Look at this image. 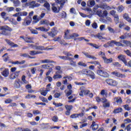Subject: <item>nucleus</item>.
I'll list each match as a JSON object with an SVG mask.
<instances>
[{
  "instance_id": "19",
  "label": "nucleus",
  "mask_w": 131,
  "mask_h": 131,
  "mask_svg": "<svg viewBox=\"0 0 131 131\" xmlns=\"http://www.w3.org/2000/svg\"><path fill=\"white\" fill-rule=\"evenodd\" d=\"M123 18L126 21H127L129 23H131V18L129 17V16H128V14L125 13L123 15Z\"/></svg>"
},
{
  "instance_id": "32",
  "label": "nucleus",
  "mask_w": 131,
  "mask_h": 131,
  "mask_svg": "<svg viewBox=\"0 0 131 131\" xmlns=\"http://www.w3.org/2000/svg\"><path fill=\"white\" fill-rule=\"evenodd\" d=\"M43 7H45V8H46L48 11H50L51 10L50 4L48 2H46L44 4Z\"/></svg>"
},
{
  "instance_id": "48",
  "label": "nucleus",
  "mask_w": 131,
  "mask_h": 131,
  "mask_svg": "<svg viewBox=\"0 0 131 131\" xmlns=\"http://www.w3.org/2000/svg\"><path fill=\"white\" fill-rule=\"evenodd\" d=\"M124 53H125L126 55H127V56H128V57H131V52L129 50H124Z\"/></svg>"
},
{
  "instance_id": "13",
  "label": "nucleus",
  "mask_w": 131,
  "mask_h": 131,
  "mask_svg": "<svg viewBox=\"0 0 131 131\" xmlns=\"http://www.w3.org/2000/svg\"><path fill=\"white\" fill-rule=\"evenodd\" d=\"M102 58L104 61V63H105V64H109L113 62V59L112 58L108 59L105 56H102Z\"/></svg>"
},
{
  "instance_id": "63",
  "label": "nucleus",
  "mask_w": 131,
  "mask_h": 131,
  "mask_svg": "<svg viewBox=\"0 0 131 131\" xmlns=\"http://www.w3.org/2000/svg\"><path fill=\"white\" fill-rule=\"evenodd\" d=\"M31 33L32 34H38V32H37V30L34 29L31 30Z\"/></svg>"
},
{
  "instance_id": "45",
  "label": "nucleus",
  "mask_w": 131,
  "mask_h": 131,
  "mask_svg": "<svg viewBox=\"0 0 131 131\" xmlns=\"http://www.w3.org/2000/svg\"><path fill=\"white\" fill-rule=\"evenodd\" d=\"M51 30V32L53 33H55V34H57L58 33V29L56 27H53Z\"/></svg>"
},
{
  "instance_id": "27",
  "label": "nucleus",
  "mask_w": 131,
  "mask_h": 131,
  "mask_svg": "<svg viewBox=\"0 0 131 131\" xmlns=\"http://www.w3.org/2000/svg\"><path fill=\"white\" fill-rule=\"evenodd\" d=\"M122 111V108L121 107H118L116 109H115L113 111V113L114 114H117L118 113H121V112Z\"/></svg>"
},
{
  "instance_id": "38",
  "label": "nucleus",
  "mask_w": 131,
  "mask_h": 131,
  "mask_svg": "<svg viewBox=\"0 0 131 131\" xmlns=\"http://www.w3.org/2000/svg\"><path fill=\"white\" fill-rule=\"evenodd\" d=\"M21 80L23 81V83H25V84L28 83V81L26 80V76L25 75L22 76Z\"/></svg>"
},
{
  "instance_id": "3",
  "label": "nucleus",
  "mask_w": 131,
  "mask_h": 131,
  "mask_svg": "<svg viewBox=\"0 0 131 131\" xmlns=\"http://www.w3.org/2000/svg\"><path fill=\"white\" fill-rule=\"evenodd\" d=\"M62 53L65 56H58L60 59H62V60H68V61L70 60H74V58L70 57H73V55L70 53V52L63 51Z\"/></svg>"
},
{
  "instance_id": "31",
  "label": "nucleus",
  "mask_w": 131,
  "mask_h": 131,
  "mask_svg": "<svg viewBox=\"0 0 131 131\" xmlns=\"http://www.w3.org/2000/svg\"><path fill=\"white\" fill-rule=\"evenodd\" d=\"M124 10V7L122 5H120V6L118 7L117 11L119 13H121Z\"/></svg>"
},
{
  "instance_id": "9",
  "label": "nucleus",
  "mask_w": 131,
  "mask_h": 131,
  "mask_svg": "<svg viewBox=\"0 0 131 131\" xmlns=\"http://www.w3.org/2000/svg\"><path fill=\"white\" fill-rule=\"evenodd\" d=\"M78 36H79V35L76 33H74L72 35H68L67 33H65L64 37L66 39H72V38L78 37Z\"/></svg>"
},
{
  "instance_id": "1",
  "label": "nucleus",
  "mask_w": 131,
  "mask_h": 131,
  "mask_svg": "<svg viewBox=\"0 0 131 131\" xmlns=\"http://www.w3.org/2000/svg\"><path fill=\"white\" fill-rule=\"evenodd\" d=\"M79 91V95L80 97H83V96H88V95H89V97L90 98H93L94 97V94L91 93V91L85 89V87L84 86H81Z\"/></svg>"
},
{
  "instance_id": "20",
  "label": "nucleus",
  "mask_w": 131,
  "mask_h": 131,
  "mask_svg": "<svg viewBox=\"0 0 131 131\" xmlns=\"http://www.w3.org/2000/svg\"><path fill=\"white\" fill-rule=\"evenodd\" d=\"M35 29H36V30H40V31H41L42 32H48V31H49V29H46V28L43 27L35 28Z\"/></svg>"
},
{
  "instance_id": "58",
  "label": "nucleus",
  "mask_w": 131,
  "mask_h": 131,
  "mask_svg": "<svg viewBox=\"0 0 131 131\" xmlns=\"http://www.w3.org/2000/svg\"><path fill=\"white\" fill-rule=\"evenodd\" d=\"M113 65L114 66H115V67H121V64H120L119 63V62H115L113 63Z\"/></svg>"
},
{
  "instance_id": "2",
  "label": "nucleus",
  "mask_w": 131,
  "mask_h": 131,
  "mask_svg": "<svg viewBox=\"0 0 131 131\" xmlns=\"http://www.w3.org/2000/svg\"><path fill=\"white\" fill-rule=\"evenodd\" d=\"M0 30H2L0 34L4 35L5 36H9V35H11V31H12L13 30L12 28L8 26H6V27H1Z\"/></svg>"
},
{
  "instance_id": "62",
  "label": "nucleus",
  "mask_w": 131,
  "mask_h": 131,
  "mask_svg": "<svg viewBox=\"0 0 131 131\" xmlns=\"http://www.w3.org/2000/svg\"><path fill=\"white\" fill-rule=\"evenodd\" d=\"M75 84L76 85H84L85 84V83H82V82H74Z\"/></svg>"
},
{
  "instance_id": "26",
  "label": "nucleus",
  "mask_w": 131,
  "mask_h": 131,
  "mask_svg": "<svg viewBox=\"0 0 131 131\" xmlns=\"http://www.w3.org/2000/svg\"><path fill=\"white\" fill-rule=\"evenodd\" d=\"M26 61L25 60H22L21 61H12L11 62V64H17L18 65H22L25 64Z\"/></svg>"
},
{
  "instance_id": "23",
  "label": "nucleus",
  "mask_w": 131,
  "mask_h": 131,
  "mask_svg": "<svg viewBox=\"0 0 131 131\" xmlns=\"http://www.w3.org/2000/svg\"><path fill=\"white\" fill-rule=\"evenodd\" d=\"M40 25H46L47 26H49V24H50V21L44 19L43 20H41L39 22Z\"/></svg>"
},
{
  "instance_id": "55",
  "label": "nucleus",
  "mask_w": 131,
  "mask_h": 131,
  "mask_svg": "<svg viewBox=\"0 0 131 131\" xmlns=\"http://www.w3.org/2000/svg\"><path fill=\"white\" fill-rule=\"evenodd\" d=\"M59 43H60V45H63V46H68V43H66L65 42V40H60V41H59Z\"/></svg>"
},
{
  "instance_id": "35",
  "label": "nucleus",
  "mask_w": 131,
  "mask_h": 131,
  "mask_svg": "<svg viewBox=\"0 0 131 131\" xmlns=\"http://www.w3.org/2000/svg\"><path fill=\"white\" fill-rule=\"evenodd\" d=\"M115 100H116L115 102L116 103H117V104H121V103H122V99H121V98H120V97L119 98H118V97L115 98Z\"/></svg>"
},
{
  "instance_id": "10",
  "label": "nucleus",
  "mask_w": 131,
  "mask_h": 131,
  "mask_svg": "<svg viewBox=\"0 0 131 131\" xmlns=\"http://www.w3.org/2000/svg\"><path fill=\"white\" fill-rule=\"evenodd\" d=\"M62 73H63L62 71H56L55 74L53 77V79H61L62 78V75L60 74H62Z\"/></svg>"
},
{
  "instance_id": "43",
  "label": "nucleus",
  "mask_w": 131,
  "mask_h": 131,
  "mask_svg": "<svg viewBox=\"0 0 131 131\" xmlns=\"http://www.w3.org/2000/svg\"><path fill=\"white\" fill-rule=\"evenodd\" d=\"M107 45H108V47H114V45H115V41L112 40L111 41L107 42Z\"/></svg>"
},
{
  "instance_id": "15",
  "label": "nucleus",
  "mask_w": 131,
  "mask_h": 131,
  "mask_svg": "<svg viewBox=\"0 0 131 131\" xmlns=\"http://www.w3.org/2000/svg\"><path fill=\"white\" fill-rule=\"evenodd\" d=\"M1 74L4 77H8L9 74V69H5V70L1 73Z\"/></svg>"
},
{
  "instance_id": "39",
  "label": "nucleus",
  "mask_w": 131,
  "mask_h": 131,
  "mask_svg": "<svg viewBox=\"0 0 131 131\" xmlns=\"http://www.w3.org/2000/svg\"><path fill=\"white\" fill-rule=\"evenodd\" d=\"M25 98L26 99H31V98H33L34 99L36 98V96L32 94H28L27 96H25Z\"/></svg>"
},
{
  "instance_id": "21",
  "label": "nucleus",
  "mask_w": 131,
  "mask_h": 131,
  "mask_svg": "<svg viewBox=\"0 0 131 131\" xmlns=\"http://www.w3.org/2000/svg\"><path fill=\"white\" fill-rule=\"evenodd\" d=\"M101 9H103V10H107V11H109V10H111V7L107 4H102L101 6H100Z\"/></svg>"
},
{
  "instance_id": "41",
  "label": "nucleus",
  "mask_w": 131,
  "mask_h": 131,
  "mask_svg": "<svg viewBox=\"0 0 131 131\" xmlns=\"http://www.w3.org/2000/svg\"><path fill=\"white\" fill-rule=\"evenodd\" d=\"M107 29L111 33H113L114 34L115 33H116V32H115V30H114V29L112 28L111 27H108Z\"/></svg>"
},
{
  "instance_id": "22",
  "label": "nucleus",
  "mask_w": 131,
  "mask_h": 131,
  "mask_svg": "<svg viewBox=\"0 0 131 131\" xmlns=\"http://www.w3.org/2000/svg\"><path fill=\"white\" fill-rule=\"evenodd\" d=\"M6 15H7V13L5 12H2L1 13V16L3 19H4V21H7V20H9V16H6Z\"/></svg>"
},
{
  "instance_id": "36",
  "label": "nucleus",
  "mask_w": 131,
  "mask_h": 131,
  "mask_svg": "<svg viewBox=\"0 0 131 131\" xmlns=\"http://www.w3.org/2000/svg\"><path fill=\"white\" fill-rule=\"evenodd\" d=\"M41 63H53V61L49 60V59H45V60H41Z\"/></svg>"
},
{
  "instance_id": "4",
  "label": "nucleus",
  "mask_w": 131,
  "mask_h": 131,
  "mask_svg": "<svg viewBox=\"0 0 131 131\" xmlns=\"http://www.w3.org/2000/svg\"><path fill=\"white\" fill-rule=\"evenodd\" d=\"M55 3H53L52 6H55L56 4L60 5L57 10V13H60V11H61V9H63V7H64L65 4H66L67 0H55Z\"/></svg>"
},
{
  "instance_id": "11",
  "label": "nucleus",
  "mask_w": 131,
  "mask_h": 131,
  "mask_svg": "<svg viewBox=\"0 0 131 131\" xmlns=\"http://www.w3.org/2000/svg\"><path fill=\"white\" fill-rule=\"evenodd\" d=\"M118 59L122 61L124 65H127V60H126V56L125 55L121 54L118 56Z\"/></svg>"
},
{
  "instance_id": "34",
  "label": "nucleus",
  "mask_w": 131,
  "mask_h": 131,
  "mask_svg": "<svg viewBox=\"0 0 131 131\" xmlns=\"http://www.w3.org/2000/svg\"><path fill=\"white\" fill-rule=\"evenodd\" d=\"M114 18L116 24H118L119 23V16H118V14L114 16Z\"/></svg>"
},
{
  "instance_id": "54",
  "label": "nucleus",
  "mask_w": 131,
  "mask_h": 131,
  "mask_svg": "<svg viewBox=\"0 0 131 131\" xmlns=\"http://www.w3.org/2000/svg\"><path fill=\"white\" fill-rule=\"evenodd\" d=\"M123 43H125V45H126L127 47L130 46V45H131L130 41H127V40H124L123 41Z\"/></svg>"
},
{
  "instance_id": "57",
  "label": "nucleus",
  "mask_w": 131,
  "mask_h": 131,
  "mask_svg": "<svg viewBox=\"0 0 131 131\" xmlns=\"http://www.w3.org/2000/svg\"><path fill=\"white\" fill-rule=\"evenodd\" d=\"M33 114L35 116H36L38 114H40V112L37 110L33 111Z\"/></svg>"
},
{
  "instance_id": "60",
  "label": "nucleus",
  "mask_w": 131,
  "mask_h": 131,
  "mask_svg": "<svg viewBox=\"0 0 131 131\" xmlns=\"http://www.w3.org/2000/svg\"><path fill=\"white\" fill-rule=\"evenodd\" d=\"M78 116L77 115V114H73L72 115L70 116V118H78Z\"/></svg>"
},
{
  "instance_id": "18",
  "label": "nucleus",
  "mask_w": 131,
  "mask_h": 131,
  "mask_svg": "<svg viewBox=\"0 0 131 131\" xmlns=\"http://www.w3.org/2000/svg\"><path fill=\"white\" fill-rule=\"evenodd\" d=\"M91 127H92L93 130H97V129L99 128V125L96 124V122L93 121L92 125H91Z\"/></svg>"
},
{
  "instance_id": "50",
  "label": "nucleus",
  "mask_w": 131,
  "mask_h": 131,
  "mask_svg": "<svg viewBox=\"0 0 131 131\" xmlns=\"http://www.w3.org/2000/svg\"><path fill=\"white\" fill-rule=\"evenodd\" d=\"M88 72H89V70H87V69H84L81 71V74H84L85 75H88Z\"/></svg>"
},
{
  "instance_id": "52",
  "label": "nucleus",
  "mask_w": 131,
  "mask_h": 131,
  "mask_svg": "<svg viewBox=\"0 0 131 131\" xmlns=\"http://www.w3.org/2000/svg\"><path fill=\"white\" fill-rule=\"evenodd\" d=\"M92 27L93 29H97L98 28V24H97L96 22H94L92 24Z\"/></svg>"
},
{
  "instance_id": "7",
  "label": "nucleus",
  "mask_w": 131,
  "mask_h": 131,
  "mask_svg": "<svg viewBox=\"0 0 131 131\" xmlns=\"http://www.w3.org/2000/svg\"><path fill=\"white\" fill-rule=\"evenodd\" d=\"M24 21L22 23L23 26L30 25L31 22H32V17H26L24 19Z\"/></svg>"
},
{
  "instance_id": "51",
  "label": "nucleus",
  "mask_w": 131,
  "mask_h": 131,
  "mask_svg": "<svg viewBox=\"0 0 131 131\" xmlns=\"http://www.w3.org/2000/svg\"><path fill=\"white\" fill-rule=\"evenodd\" d=\"M28 14V13L26 11H23V12H20V16H24L26 17L27 15Z\"/></svg>"
},
{
  "instance_id": "33",
  "label": "nucleus",
  "mask_w": 131,
  "mask_h": 131,
  "mask_svg": "<svg viewBox=\"0 0 131 131\" xmlns=\"http://www.w3.org/2000/svg\"><path fill=\"white\" fill-rule=\"evenodd\" d=\"M88 45L91 46V47H92L93 48H95V49H99L100 48V46H98V45L97 44H94L93 43H88Z\"/></svg>"
},
{
  "instance_id": "24",
  "label": "nucleus",
  "mask_w": 131,
  "mask_h": 131,
  "mask_svg": "<svg viewBox=\"0 0 131 131\" xmlns=\"http://www.w3.org/2000/svg\"><path fill=\"white\" fill-rule=\"evenodd\" d=\"M20 57H24V58H28L29 59H35V57L30 56L28 53H24L20 54Z\"/></svg>"
},
{
  "instance_id": "16",
  "label": "nucleus",
  "mask_w": 131,
  "mask_h": 131,
  "mask_svg": "<svg viewBox=\"0 0 131 131\" xmlns=\"http://www.w3.org/2000/svg\"><path fill=\"white\" fill-rule=\"evenodd\" d=\"M82 54L85 56L86 58H89V59H92V60H97V57L90 55L89 53L82 52Z\"/></svg>"
},
{
  "instance_id": "46",
  "label": "nucleus",
  "mask_w": 131,
  "mask_h": 131,
  "mask_svg": "<svg viewBox=\"0 0 131 131\" xmlns=\"http://www.w3.org/2000/svg\"><path fill=\"white\" fill-rule=\"evenodd\" d=\"M73 60L74 59H72L69 61H70V65H71V66H73L74 67H76V61H73Z\"/></svg>"
},
{
  "instance_id": "5",
  "label": "nucleus",
  "mask_w": 131,
  "mask_h": 131,
  "mask_svg": "<svg viewBox=\"0 0 131 131\" xmlns=\"http://www.w3.org/2000/svg\"><path fill=\"white\" fill-rule=\"evenodd\" d=\"M97 74L101 77H103L104 78H108L110 75H109V73L108 72L102 70H98L97 71Z\"/></svg>"
},
{
  "instance_id": "30",
  "label": "nucleus",
  "mask_w": 131,
  "mask_h": 131,
  "mask_svg": "<svg viewBox=\"0 0 131 131\" xmlns=\"http://www.w3.org/2000/svg\"><path fill=\"white\" fill-rule=\"evenodd\" d=\"M35 50H39L40 51H46L47 49L45 48L44 46H37V47H36Z\"/></svg>"
},
{
  "instance_id": "59",
  "label": "nucleus",
  "mask_w": 131,
  "mask_h": 131,
  "mask_svg": "<svg viewBox=\"0 0 131 131\" xmlns=\"http://www.w3.org/2000/svg\"><path fill=\"white\" fill-rule=\"evenodd\" d=\"M40 100L41 101H42V102H44L45 103H48L49 101H48V99L43 97H41L40 98Z\"/></svg>"
},
{
  "instance_id": "42",
  "label": "nucleus",
  "mask_w": 131,
  "mask_h": 131,
  "mask_svg": "<svg viewBox=\"0 0 131 131\" xmlns=\"http://www.w3.org/2000/svg\"><path fill=\"white\" fill-rule=\"evenodd\" d=\"M65 108L66 109V110H67L68 111H71V110H72V108H73V106L66 105H65Z\"/></svg>"
},
{
  "instance_id": "61",
  "label": "nucleus",
  "mask_w": 131,
  "mask_h": 131,
  "mask_svg": "<svg viewBox=\"0 0 131 131\" xmlns=\"http://www.w3.org/2000/svg\"><path fill=\"white\" fill-rule=\"evenodd\" d=\"M52 71H53V68H49V71L46 73V76H49V74H51Z\"/></svg>"
},
{
  "instance_id": "44",
  "label": "nucleus",
  "mask_w": 131,
  "mask_h": 131,
  "mask_svg": "<svg viewBox=\"0 0 131 131\" xmlns=\"http://www.w3.org/2000/svg\"><path fill=\"white\" fill-rule=\"evenodd\" d=\"M110 14L113 17H115V16H117V15H118V14H116V11H115V10H111L110 12Z\"/></svg>"
},
{
  "instance_id": "12",
  "label": "nucleus",
  "mask_w": 131,
  "mask_h": 131,
  "mask_svg": "<svg viewBox=\"0 0 131 131\" xmlns=\"http://www.w3.org/2000/svg\"><path fill=\"white\" fill-rule=\"evenodd\" d=\"M5 41L11 47V48H18L19 46L17 44H15L13 41H11V40L6 39Z\"/></svg>"
},
{
  "instance_id": "25",
  "label": "nucleus",
  "mask_w": 131,
  "mask_h": 131,
  "mask_svg": "<svg viewBox=\"0 0 131 131\" xmlns=\"http://www.w3.org/2000/svg\"><path fill=\"white\" fill-rule=\"evenodd\" d=\"M20 73V71H16L14 73V76H13V75H11L10 76V79H15L16 77H18L19 76V74Z\"/></svg>"
},
{
  "instance_id": "17",
  "label": "nucleus",
  "mask_w": 131,
  "mask_h": 131,
  "mask_svg": "<svg viewBox=\"0 0 131 131\" xmlns=\"http://www.w3.org/2000/svg\"><path fill=\"white\" fill-rule=\"evenodd\" d=\"M20 82L21 81H20V79L15 80L14 83V88H15V89H20V88H21V84H20Z\"/></svg>"
},
{
  "instance_id": "29",
  "label": "nucleus",
  "mask_w": 131,
  "mask_h": 131,
  "mask_svg": "<svg viewBox=\"0 0 131 131\" xmlns=\"http://www.w3.org/2000/svg\"><path fill=\"white\" fill-rule=\"evenodd\" d=\"M100 94L105 97H107V96H108V93H107V91L105 90H101Z\"/></svg>"
},
{
  "instance_id": "40",
  "label": "nucleus",
  "mask_w": 131,
  "mask_h": 131,
  "mask_svg": "<svg viewBox=\"0 0 131 131\" xmlns=\"http://www.w3.org/2000/svg\"><path fill=\"white\" fill-rule=\"evenodd\" d=\"M103 108H109L110 107V102L107 101L103 104Z\"/></svg>"
},
{
  "instance_id": "14",
  "label": "nucleus",
  "mask_w": 131,
  "mask_h": 131,
  "mask_svg": "<svg viewBox=\"0 0 131 131\" xmlns=\"http://www.w3.org/2000/svg\"><path fill=\"white\" fill-rule=\"evenodd\" d=\"M87 76H89L91 77V78H92V79H95L96 78V75H95V73L91 70L88 71Z\"/></svg>"
},
{
  "instance_id": "64",
  "label": "nucleus",
  "mask_w": 131,
  "mask_h": 131,
  "mask_svg": "<svg viewBox=\"0 0 131 131\" xmlns=\"http://www.w3.org/2000/svg\"><path fill=\"white\" fill-rule=\"evenodd\" d=\"M130 125H131L130 124L127 125L125 128V130H126V129L127 131H130V129H131Z\"/></svg>"
},
{
  "instance_id": "6",
  "label": "nucleus",
  "mask_w": 131,
  "mask_h": 131,
  "mask_svg": "<svg viewBox=\"0 0 131 131\" xmlns=\"http://www.w3.org/2000/svg\"><path fill=\"white\" fill-rule=\"evenodd\" d=\"M105 82L110 86H117L118 84L117 81L113 80V79H106L105 80Z\"/></svg>"
},
{
  "instance_id": "56",
  "label": "nucleus",
  "mask_w": 131,
  "mask_h": 131,
  "mask_svg": "<svg viewBox=\"0 0 131 131\" xmlns=\"http://www.w3.org/2000/svg\"><path fill=\"white\" fill-rule=\"evenodd\" d=\"M13 102V100L11 99H7L5 100V104H11Z\"/></svg>"
},
{
  "instance_id": "28",
  "label": "nucleus",
  "mask_w": 131,
  "mask_h": 131,
  "mask_svg": "<svg viewBox=\"0 0 131 131\" xmlns=\"http://www.w3.org/2000/svg\"><path fill=\"white\" fill-rule=\"evenodd\" d=\"M32 39H33V38H32L31 37H26L25 38V41H26V42H27L28 43H34V42H33V41H32Z\"/></svg>"
},
{
  "instance_id": "49",
  "label": "nucleus",
  "mask_w": 131,
  "mask_h": 131,
  "mask_svg": "<svg viewBox=\"0 0 131 131\" xmlns=\"http://www.w3.org/2000/svg\"><path fill=\"white\" fill-rule=\"evenodd\" d=\"M48 34L49 36H50L51 37H55L56 36V34L53 33V32H48Z\"/></svg>"
},
{
  "instance_id": "53",
  "label": "nucleus",
  "mask_w": 131,
  "mask_h": 131,
  "mask_svg": "<svg viewBox=\"0 0 131 131\" xmlns=\"http://www.w3.org/2000/svg\"><path fill=\"white\" fill-rule=\"evenodd\" d=\"M58 117L57 116H54L53 117L52 120V121H54V122H58Z\"/></svg>"
},
{
  "instance_id": "8",
  "label": "nucleus",
  "mask_w": 131,
  "mask_h": 131,
  "mask_svg": "<svg viewBox=\"0 0 131 131\" xmlns=\"http://www.w3.org/2000/svg\"><path fill=\"white\" fill-rule=\"evenodd\" d=\"M111 74L115 76V77H120L121 78H125V77H126L125 74L120 73L119 72H117V71L112 72Z\"/></svg>"
},
{
  "instance_id": "47",
  "label": "nucleus",
  "mask_w": 131,
  "mask_h": 131,
  "mask_svg": "<svg viewBox=\"0 0 131 131\" xmlns=\"http://www.w3.org/2000/svg\"><path fill=\"white\" fill-rule=\"evenodd\" d=\"M78 65L79 66H82V67H86L87 65L86 63L82 62V61H80L78 63Z\"/></svg>"
},
{
  "instance_id": "37",
  "label": "nucleus",
  "mask_w": 131,
  "mask_h": 131,
  "mask_svg": "<svg viewBox=\"0 0 131 131\" xmlns=\"http://www.w3.org/2000/svg\"><path fill=\"white\" fill-rule=\"evenodd\" d=\"M13 3L14 7H19L20 6V1L19 0L14 1Z\"/></svg>"
}]
</instances>
